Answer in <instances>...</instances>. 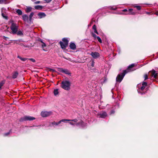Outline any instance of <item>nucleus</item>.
Returning <instances> with one entry per match:
<instances>
[{
  "label": "nucleus",
  "instance_id": "nucleus-1",
  "mask_svg": "<svg viewBox=\"0 0 158 158\" xmlns=\"http://www.w3.org/2000/svg\"><path fill=\"white\" fill-rule=\"evenodd\" d=\"M135 66V64H133L129 65L127 69V70L123 71V73L121 74H118L116 78V81L120 82L123 78L125 75L128 72L132 71L131 68H133Z\"/></svg>",
  "mask_w": 158,
  "mask_h": 158
},
{
  "label": "nucleus",
  "instance_id": "nucleus-2",
  "mask_svg": "<svg viewBox=\"0 0 158 158\" xmlns=\"http://www.w3.org/2000/svg\"><path fill=\"white\" fill-rule=\"evenodd\" d=\"M70 85L71 83L69 81H64L61 83V86L64 89L66 90H69L70 89Z\"/></svg>",
  "mask_w": 158,
  "mask_h": 158
},
{
  "label": "nucleus",
  "instance_id": "nucleus-3",
  "mask_svg": "<svg viewBox=\"0 0 158 158\" xmlns=\"http://www.w3.org/2000/svg\"><path fill=\"white\" fill-rule=\"evenodd\" d=\"M71 120V121H71L69 122L70 124L72 125H76L77 126H81L82 127H83V122L81 121L77 123V120L76 119Z\"/></svg>",
  "mask_w": 158,
  "mask_h": 158
},
{
  "label": "nucleus",
  "instance_id": "nucleus-4",
  "mask_svg": "<svg viewBox=\"0 0 158 158\" xmlns=\"http://www.w3.org/2000/svg\"><path fill=\"white\" fill-rule=\"evenodd\" d=\"M17 27L18 26L16 24L14 23L12 24L10 27V28L13 33L15 34L16 33L18 29Z\"/></svg>",
  "mask_w": 158,
  "mask_h": 158
},
{
  "label": "nucleus",
  "instance_id": "nucleus-5",
  "mask_svg": "<svg viewBox=\"0 0 158 158\" xmlns=\"http://www.w3.org/2000/svg\"><path fill=\"white\" fill-rule=\"evenodd\" d=\"M71 121V120H70V119H63L60 120L57 123L55 122H53L52 123V124L53 125H55L56 126H57L61 122L65 123L66 122V121Z\"/></svg>",
  "mask_w": 158,
  "mask_h": 158
},
{
  "label": "nucleus",
  "instance_id": "nucleus-6",
  "mask_svg": "<svg viewBox=\"0 0 158 158\" xmlns=\"http://www.w3.org/2000/svg\"><path fill=\"white\" fill-rule=\"evenodd\" d=\"M142 86L141 87L140 89H139V90H138V92L139 93H140L141 94H143V93L140 91V90H141L142 91L145 88L146 86L147 85V83L146 82H143L142 84Z\"/></svg>",
  "mask_w": 158,
  "mask_h": 158
},
{
  "label": "nucleus",
  "instance_id": "nucleus-7",
  "mask_svg": "<svg viewBox=\"0 0 158 158\" xmlns=\"http://www.w3.org/2000/svg\"><path fill=\"white\" fill-rule=\"evenodd\" d=\"M52 114L51 112H48L46 111H42L41 113V115L44 117L48 116Z\"/></svg>",
  "mask_w": 158,
  "mask_h": 158
},
{
  "label": "nucleus",
  "instance_id": "nucleus-8",
  "mask_svg": "<svg viewBox=\"0 0 158 158\" xmlns=\"http://www.w3.org/2000/svg\"><path fill=\"white\" fill-rule=\"evenodd\" d=\"M98 115L100 118H105L107 116V114L106 112L102 111L98 113Z\"/></svg>",
  "mask_w": 158,
  "mask_h": 158
},
{
  "label": "nucleus",
  "instance_id": "nucleus-9",
  "mask_svg": "<svg viewBox=\"0 0 158 158\" xmlns=\"http://www.w3.org/2000/svg\"><path fill=\"white\" fill-rule=\"evenodd\" d=\"M149 73L150 74L151 73V76L152 77H153L155 78H156L157 75V73L156 72V71L154 69H152L151 71L149 72Z\"/></svg>",
  "mask_w": 158,
  "mask_h": 158
},
{
  "label": "nucleus",
  "instance_id": "nucleus-10",
  "mask_svg": "<svg viewBox=\"0 0 158 158\" xmlns=\"http://www.w3.org/2000/svg\"><path fill=\"white\" fill-rule=\"evenodd\" d=\"M90 55L92 56L94 59H96L100 56L99 54L96 52H92Z\"/></svg>",
  "mask_w": 158,
  "mask_h": 158
},
{
  "label": "nucleus",
  "instance_id": "nucleus-11",
  "mask_svg": "<svg viewBox=\"0 0 158 158\" xmlns=\"http://www.w3.org/2000/svg\"><path fill=\"white\" fill-rule=\"evenodd\" d=\"M35 119L34 117L30 116H25L24 117V120H33Z\"/></svg>",
  "mask_w": 158,
  "mask_h": 158
},
{
  "label": "nucleus",
  "instance_id": "nucleus-12",
  "mask_svg": "<svg viewBox=\"0 0 158 158\" xmlns=\"http://www.w3.org/2000/svg\"><path fill=\"white\" fill-rule=\"evenodd\" d=\"M60 44L61 48L62 49H65L68 46V44H67V43H64L61 41H60Z\"/></svg>",
  "mask_w": 158,
  "mask_h": 158
},
{
  "label": "nucleus",
  "instance_id": "nucleus-13",
  "mask_svg": "<svg viewBox=\"0 0 158 158\" xmlns=\"http://www.w3.org/2000/svg\"><path fill=\"white\" fill-rule=\"evenodd\" d=\"M69 47L70 48L73 50H74L76 48V46L75 44L73 43H71L69 45Z\"/></svg>",
  "mask_w": 158,
  "mask_h": 158
},
{
  "label": "nucleus",
  "instance_id": "nucleus-14",
  "mask_svg": "<svg viewBox=\"0 0 158 158\" xmlns=\"http://www.w3.org/2000/svg\"><path fill=\"white\" fill-rule=\"evenodd\" d=\"M38 15L39 17V18L40 19L44 18L46 16L45 14L43 12L39 13L38 14Z\"/></svg>",
  "mask_w": 158,
  "mask_h": 158
},
{
  "label": "nucleus",
  "instance_id": "nucleus-15",
  "mask_svg": "<svg viewBox=\"0 0 158 158\" xmlns=\"http://www.w3.org/2000/svg\"><path fill=\"white\" fill-rule=\"evenodd\" d=\"M18 75V73L17 72H15L12 74V77L13 78L15 79L17 77Z\"/></svg>",
  "mask_w": 158,
  "mask_h": 158
},
{
  "label": "nucleus",
  "instance_id": "nucleus-16",
  "mask_svg": "<svg viewBox=\"0 0 158 158\" xmlns=\"http://www.w3.org/2000/svg\"><path fill=\"white\" fill-rule=\"evenodd\" d=\"M63 73H65V74H68L69 75H71V73L67 69H64Z\"/></svg>",
  "mask_w": 158,
  "mask_h": 158
},
{
  "label": "nucleus",
  "instance_id": "nucleus-17",
  "mask_svg": "<svg viewBox=\"0 0 158 158\" xmlns=\"http://www.w3.org/2000/svg\"><path fill=\"white\" fill-rule=\"evenodd\" d=\"M35 8L36 10H41L43 8V6L40 5L36 6H35Z\"/></svg>",
  "mask_w": 158,
  "mask_h": 158
},
{
  "label": "nucleus",
  "instance_id": "nucleus-18",
  "mask_svg": "<svg viewBox=\"0 0 158 158\" xmlns=\"http://www.w3.org/2000/svg\"><path fill=\"white\" fill-rule=\"evenodd\" d=\"M23 20L24 21H27L28 19V17L27 15H24L23 16Z\"/></svg>",
  "mask_w": 158,
  "mask_h": 158
},
{
  "label": "nucleus",
  "instance_id": "nucleus-19",
  "mask_svg": "<svg viewBox=\"0 0 158 158\" xmlns=\"http://www.w3.org/2000/svg\"><path fill=\"white\" fill-rule=\"evenodd\" d=\"M54 95L55 96H56L59 94V91L58 89H54L53 91Z\"/></svg>",
  "mask_w": 158,
  "mask_h": 158
},
{
  "label": "nucleus",
  "instance_id": "nucleus-20",
  "mask_svg": "<svg viewBox=\"0 0 158 158\" xmlns=\"http://www.w3.org/2000/svg\"><path fill=\"white\" fill-rule=\"evenodd\" d=\"M32 8L31 7H27L26 10V12L28 13L30 12L32 10Z\"/></svg>",
  "mask_w": 158,
  "mask_h": 158
},
{
  "label": "nucleus",
  "instance_id": "nucleus-21",
  "mask_svg": "<svg viewBox=\"0 0 158 158\" xmlns=\"http://www.w3.org/2000/svg\"><path fill=\"white\" fill-rule=\"evenodd\" d=\"M132 9H129L128 11L129 12V14H128L132 15H135V13L134 12L132 11Z\"/></svg>",
  "mask_w": 158,
  "mask_h": 158
},
{
  "label": "nucleus",
  "instance_id": "nucleus-22",
  "mask_svg": "<svg viewBox=\"0 0 158 158\" xmlns=\"http://www.w3.org/2000/svg\"><path fill=\"white\" fill-rule=\"evenodd\" d=\"M16 12L18 15H21L22 14V11L20 9H17L16 10Z\"/></svg>",
  "mask_w": 158,
  "mask_h": 158
},
{
  "label": "nucleus",
  "instance_id": "nucleus-23",
  "mask_svg": "<svg viewBox=\"0 0 158 158\" xmlns=\"http://www.w3.org/2000/svg\"><path fill=\"white\" fill-rule=\"evenodd\" d=\"M93 28L94 30V32L97 34H98V33L96 30V27L95 25H94L93 27Z\"/></svg>",
  "mask_w": 158,
  "mask_h": 158
},
{
  "label": "nucleus",
  "instance_id": "nucleus-24",
  "mask_svg": "<svg viewBox=\"0 0 158 158\" xmlns=\"http://www.w3.org/2000/svg\"><path fill=\"white\" fill-rule=\"evenodd\" d=\"M62 41L63 43H66L68 44L69 41L66 38H64L62 39Z\"/></svg>",
  "mask_w": 158,
  "mask_h": 158
},
{
  "label": "nucleus",
  "instance_id": "nucleus-25",
  "mask_svg": "<svg viewBox=\"0 0 158 158\" xmlns=\"http://www.w3.org/2000/svg\"><path fill=\"white\" fill-rule=\"evenodd\" d=\"M18 58H19V59H20L22 61H26L27 60H28V59H27V58H23L19 56H18Z\"/></svg>",
  "mask_w": 158,
  "mask_h": 158
},
{
  "label": "nucleus",
  "instance_id": "nucleus-26",
  "mask_svg": "<svg viewBox=\"0 0 158 158\" xmlns=\"http://www.w3.org/2000/svg\"><path fill=\"white\" fill-rule=\"evenodd\" d=\"M34 15V13L33 12H31L30 15L29 16V19L30 21L31 20L33 16V15Z\"/></svg>",
  "mask_w": 158,
  "mask_h": 158
},
{
  "label": "nucleus",
  "instance_id": "nucleus-27",
  "mask_svg": "<svg viewBox=\"0 0 158 158\" xmlns=\"http://www.w3.org/2000/svg\"><path fill=\"white\" fill-rule=\"evenodd\" d=\"M5 82V81H3L0 82V89L1 88V87L3 85Z\"/></svg>",
  "mask_w": 158,
  "mask_h": 158
},
{
  "label": "nucleus",
  "instance_id": "nucleus-28",
  "mask_svg": "<svg viewBox=\"0 0 158 158\" xmlns=\"http://www.w3.org/2000/svg\"><path fill=\"white\" fill-rule=\"evenodd\" d=\"M41 46H42V48H43V50L44 51H46V50H45L44 49V48L45 47H46V44H45V43H43V44H41Z\"/></svg>",
  "mask_w": 158,
  "mask_h": 158
},
{
  "label": "nucleus",
  "instance_id": "nucleus-29",
  "mask_svg": "<svg viewBox=\"0 0 158 158\" xmlns=\"http://www.w3.org/2000/svg\"><path fill=\"white\" fill-rule=\"evenodd\" d=\"M64 69L61 68H57V70L63 73Z\"/></svg>",
  "mask_w": 158,
  "mask_h": 158
},
{
  "label": "nucleus",
  "instance_id": "nucleus-30",
  "mask_svg": "<svg viewBox=\"0 0 158 158\" xmlns=\"http://www.w3.org/2000/svg\"><path fill=\"white\" fill-rule=\"evenodd\" d=\"M2 16L4 18H5L6 19H7V17L4 14L2 13Z\"/></svg>",
  "mask_w": 158,
  "mask_h": 158
},
{
  "label": "nucleus",
  "instance_id": "nucleus-31",
  "mask_svg": "<svg viewBox=\"0 0 158 158\" xmlns=\"http://www.w3.org/2000/svg\"><path fill=\"white\" fill-rule=\"evenodd\" d=\"M137 9L139 10H140L141 8L140 6H134Z\"/></svg>",
  "mask_w": 158,
  "mask_h": 158
},
{
  "label": "nucleus",
  "instance_id": "nucleus-32",
  "mask_svg": "<svg viewBox=\"0 0 158 158\" xmlns=\"http://www.w3.org/2000/svg\"><path fill=\"white\" fill-rule=\"evenodd\" d=\"M18 35H23V33L21 31H19L17 33Z\"/></svg>",
  "mask_w": 158,
  "mask_h": 158
},
{
  "label": "nucleus",
  "instance_id": "nucleus-33",
  "mask_svg": "<svg viewBox=\"0 0 158 158\" xmlns=\"http://www.w3.org/2000/svg\"><path fill=\"white\" fill-rule=\"evenodd\" d=\"M97 39L98 40V41L100 43H101L102 42V40L101 39V38L97 36Z\"/></svg>",
  "mask_w": 158,
  "mask_h": 158
},
{
  "label": "nucleus",
  "instance_id": "nucleus-34",
  "mask_svg": "<svg viewBox=\"0 0 158 158\" xmlns=\"http://www.w3.org/2000/svg\"><path fill=\"white\" fill-rule=\"evenodd\" d=\"M28 60H30L31 61H32L33 62H35V60L33 58L28 59Z\"/></svg>",
  "mask_w": 158,
  "mask_h": 158
},
{
  "label": "nucleus",
  "instance_id": "nucleus-35",
  "mask_svg": "<svg viewBox=\"0 0 158 158\" xmlns=\"http://www.w3.org/2000/svg\"><path fill=\"white\" fill-rule=\"evenodd\" d=\"M144 80H147L148 79V76L147 74H145L144 75Z\"/></svg>",
  "mask_w": 158,
  "mask_h": 158
},
{
  "label": "nucleus",
  "instance_id": "nucleus-36",
  "mask_svg": "<svg viewBox=\"0 0 158 158\" xmlns=\"http://www.w3.org/2000/svg\"><path fill=\"white\" fill-rule=\"evenodd\" d=\"M10 134V132H7L6 133H5L4 134V136H7L8 135Z\"/></svg>",
  "mask_w": 158,
  "mask_h": 158
},
{
  "label": "nucleus",
  "instance_id": "nucleus-37",
  "mask_svg": "<svg viewBox=\"0 0 158 158\" xmlns=\"http://www.w3.org/2000/svg\"><path fill=\"white\" fill-rule=\"evenodd\" d=\"M52 0H44L47 3H49L52 1Z\"/></svg>",
  "mask_w": 158,
  "mask_h": 158
},
{
  "label": "nucleus",
  "instance_id": "nucleus-38",
  "mask_svg": "<svg viewBox=\"0 0 158 158\" xmlns=\"http://www.w3.org/2000/svg\"><path fill=\"white\" fill-rule=\"evenodd\" d=\"M6 0H0V3H2L5 2Z\"/></svg>",
  "mask_w": 158,
  "mask_h": 158
},
{
  "label": "nucleus",
  "instance_id": "nucleus-39",
  "mask_svg": "<svg viewBox=\"0 0 158 158\" xmlns=\"http://www.w3.org/2000/svg\"><path fill=\"white\" fill-rule=\"evenodd\" d=\"M92 35H93V37H94V38H96V37L97 38V36L95 34H94V33H93Z\"/></svg>",
  "mask_w": 158,
  "mask_h": 158
},
{
  "label": "nucleus",
  "instance_id": "nucleus-40",
  "mask_svg": "<svg viewBox=\"0 0 158 158\" xmlns=\"http://www.w3.org/2000/svg\"><path fill=\"white\" fill-rule=\"evenodd\" d=\"M40 3V1H38L35 2H34V3L35 4H38Z\"/></svg>",
  "mask_w": 158,
  "mask_h": 158
},
{
  "label": "nucleus",
  "instance_id": "nucleus-41",
  "mask_svg": "<svg viewBox=\"0 0 158 158\" xmlns=\"http://www.w3.org/2000/svg\"><path fill=\"white\" fill-rule=\"evenodd\" d=\"M94 61L93 60L92 61V64H91V66L92 67H94Z\"/></svg>",
  "mask_w": 158,
  "mask_h": 158
},
{
  "label": "nucleus",
  "instance_id": "nucleus-42",
  "mask_svg": "<svg viewBox=\"0 0 158 158\" xmlns=\"http://www.w3.org/2000/svg\"><path fill=\"white\" fill-rule=\"evenodd\" d=\"M127 11V9H124L123 10V11L126 12Z\"/></svg>",
  "mask_w": 158,
  "mask_h": 158
},
{
  "label": "nucleus",
  "instance_id": "nucleus-43",
  "mask_svg": "<svg viewBox=\"0 0 158 158\" xmlns=\"http://www.w3.org/2000/svg\"><path fill=\"white\" fill-rule=\"evenodd\" d=\"M114 113V110H112L111 111V114H113Z\"/></svg>",
  "mask_w": 158,
  "mask_h": 158
},
{
  "label": "nucleus",
  "instance_id": "nucleus-44",
  "mask_svg": "<svg viewBox=\"0 0 158 158\" xmlns=\"http://www.w3.org/2000/svg\"><path fill=\"white\" fill-rule=\"evenodd\" d=\"M39 41H40L42 44H43V43H44V42L43 41V40H39Z\"/></svg>",
  "mask_w": 158,
  "mask_h": 158
},
{
  "label": "nucleus",
  "instance_id": "nucleus-45",
  "mask_svg": "<svg viewBox=\"0 0 158 158\" xmlns=\"http://www.w3.org/2000/svg\"><path fill=\"white\" fill-rule=\"evenodd\" d=\"M155 14L157 15H158V11H156V12L155 13Z\"/></svg>",
  "mask_w": 158,
  "mask_h": 158
},
{
  "label": "nucleus",
  "instance_id": "nucleus-46",
  "mask_svg": "<svg viewBox=\"0 0 158 158\" xmlns=\"http://www.w3.org/2000/svg\"><path fill=\"white\" fill-rule=\"evenodd\" d=\"M4 38L6 39V38H8V37H5V36L4 37Z\"/></svg>",
  "mask_w": 158,
  "mask_h": 158
},
{
  "label": "nucleus",
  "instance_id": "nucleus-47",
  "mask_svg": "<svg viewBox=\"0 0 158 158\" xmlns=\"http://www.w3.org/2000/svg\"><path fill=\"white\" fill-rule=\"evenodd\" d=\"M139 84L138 85H137V87H139Z\"/></svg>",
  "mask_w": 158,
  "mask_h": 158
},
{
  "label": "nucleus",
  "instance_id": "nucleus-48",
  "mask_svg": "<svg viewBox=\"0 0 158 158\" xmlns=\"http://www.w3.org/2000/svg\"><path fill=\"white\" fill-rule=\"evenodd\" d=\"M52 70L53 71H55V70H54V69H52Z\"/></svg>",
  "mask_w": 158,
  "mask_h": 158
},
{
  "label": "nucleus",
  "instance_id": "nucleus-49",
  "mask_svg": "<svg viewBox=\"0 0 158 158\" xmlns=\"http://www.w3.org/2000/svg\"><path fill=\"white\" fill-rule=\"evenodd\" d=\"M32 0V1H35V0Z\"/></svg>",
  "mask_w": 158,
  "mask_h": 158
},
{
  "label": "nucleus",
  "instance_id": "nucleus-50",
  "mask_svg": "<svg viewBox=\"0 0 158 158\" xmlns=\"http://www.w3.org/2000/svg\"><path fill=\"white\" fill-rule=\"evenodd\" d=\"M34 127H36V126H34Z\"/></svg>",
  "mask_w": 158,
  "mask_h": 158
}]
</instances>
